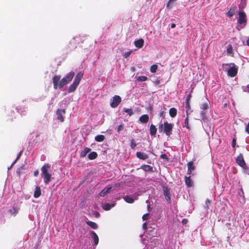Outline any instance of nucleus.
<instances>
[{"mask_svg": "<svg viewBox=\"0 0 249 249\" xmlns=\"http://www.w3.org/2000/svg\"><path fill=\"white\" fill-rule=\"evenodd\" d=\"M50 165L48 164H45L41 169V175L46 184H48L53 178L51 174L48 172V169L50 168Z\"/></svg>", "mask_w": 249, "mask_h": 249, "instance_id": "f257e3e1", "label": "nucleus"}, {"mask_svg": "<svg viewBox=\"0 0 249 249\" xmlns=\"http://www.w3.org/2000/svg\"><path fill=\"white\" fill-rule=\"evenodd\" d=\"M222 67L231 77H234L237 74L238 68L233 63L223 64Z\"/></svg>", "mask_w": 249, "mask_h": 249, "instance_id": "f03ea898", "label": "nucleus"}, {"mask_svg": "<svg viewBox=\"0 0 249 249\" xmlns=\"http://www.w3.org/2000/svg\"><path fill=\"white\" fill-rule=\"evenodd\" d=\"M173 124L165 122L163 124L160 123L159 125L160 130L163 131L167 136H170L172 131Z\"/></svg>", "mask_w": 249, "mask_h": 249, "instance_id": "7ed1b4c3", "label": "nucleus"}, {"mask_svg": "<svg viewBox=\"0 0 249 249\" xmlns=\"http://www.w3.org/2000/svg\"><path fill=\"white\" fill-rule=\"evenodd\" d=\"M83 73L81 72H79L76 75L74 80L73 83L71 85L68 89L69 92H71L74 91L77 88V86L80 83V82L83 77Z\"/></svg>", "mask_w": 249, "mask_h": 249, "instance_id": "20e7f679", "label": "nucleus"}, {"mask_svg": "<svg viewBox=\"0 0 249 249\" xmlns=\"http://www.w3.org/2000/svg\"><path fill=\"white\" fill-rule=\"evenodd\" d=\"M74 75L75 73L73 71H71L66 74L59 82V89L62 88L64 85L70 82L73 78Z\"/></svg>", "mask_w": 249, "mask_h": 249, "instance_id": "39448f33", "label": "nucleus"}, {"mask_svg": "<svg viewBox=\"0 0 249 249\" xmlns=\"http://www.w3.org/2000/svg\"><path fill=\"white\" fill-rule=\"evenodd\" d=\"M210 107V103L209 101H207L206 102L202 103L201 105L200 108L202 110L200 112V115L202 119H204L205 118V115L207 112V110H208Z\"/></svg>", "mask_w": 249, "mask_h": 249, "instance_id": "423d86ee", "label": "nucleus"}, {"mask_svg": "<svg viewBox=\"0 0 249 249\" xmlns=\"http://www.w3.org/2000/svg\"><path fill=\"white\" fill-rule=\"evenodd\" d=\"M239 18L238 19V22L240 24H243L245 26L246 24L247 19L246 14L242 11L239 12Z\"/></svg>", "mask_w": 249, "mask_h": 249, "instance_id": "0eeeda50", "label": "nucleus"}, {"mask_svg": "<svg viewBox=\"0 0 249 249\" xmlns=\"http://www.w3.org/2000/svg\"><path fill=\"white\" fill-rule=\"evenodd\" d=\"M121 102V98L118 95H115L110 103V106L113 108L116 107Z\"/></svg>", "mask_w": 249, "mask_h": 249, "instance_id": "6e6552de", "label": "nucleus"}, {"mask_svg": "<svg viewBox=\"0 0 249 249\" xmlns=\"http://www.w3.org/2000/svg\"><path fill=\"white\" fill-rule=\"evenodd\" d=\"M61 76L60 75H55L53 78V87L54 89L59 88V82Z\"/></svg>", "mask_w": 249, "mask_h": 249, "instance_id": "1a4fd4ad", "label": "nucleus"}, {"mask_svg": "<svg viewBox=\"0 0 249 249\" xmlns=\"http://www.w3.org/2000/svg\"><path fill=\"white\" fill-rule=\"evenodd\" d=\"M236 162L241 167L244 168L246 166L245 162L244 160L242 154H240L236 158Z\"/></svg>", "mask_w": 249, "mask_h": 249, "instance_id": "9d476101", "label": "nucleus"}, {"mask_svg": "<svg viewBox=\"0 0 249 249\" xmlns=\"http://www.w3.org/2000/svg\"><path fill=\"white\" fill-rule=\"evenodd\" d=\"M65 113V109H58L57 110L56 114L57 115V118L58 120L60 121L61 122L64 121V117L63 115Z\"/></svg>", "mask_w": 249, "mask_h": 249, "instance_id": "9b49d317", "label": "nucleus"}, {"mask_svg": "<svg viewBox=\"0 0 249 249\" xmlns=\"http://www.w3.org/2000/svg\"><path fill=\"white\" fill-rule=\"evenodd\" d=\"M134 44L136 47L138 48H142L144 44V40L143 39H139L134 41Z\"/></svg>", "mask_w": 249, "mask_h": 249, "instance_id": "f8f14e48", "label": "nucleus"}, {"mask_svg": "<svg viewBox=\"0 0 249 249\" xmlns=\"http://www.w3.org/2000/svg\"><path fill=\"white\" fill-rule=\"evenodd\" d=\"M112 188L111 185H108L107 187L105 188L100 193L101 196H105L107 193H108Z\"/></svg>", "mask_w": 249, "mask_h": 249, "instance_id": "ddd939ff", "label": "nucleus"}, {"mask_svg": "<svg viewBox=\"0 0 249 249\" xmlns=\"http://www.w3.org/2000/svg\"><path fill=\"white\" fill-rule=\"evenodd\" d=\"M164 195L165 196V199L167 201H170V194L169 192V190L167 187H164L163 189Z\"/></svg>", "mask_w": 249, "mask_h": 249, "instance_id": "4468645a", "label": "nucleus"}, {"mask_svg": "<svg viewBox=\"0 0 249 249\" xmlns=\"http://www.w3.org/2000/svg\"><path fill=\"white\" fill-rule=\"evenodd\" d=\"M136 156L138 158L143 160H145L148 158V156L147 154L140 152H137L136 153Z\"/></svg>", "mask_w": 249, "mask_h": 249, "instance_id": "2eb2a0df", "label": "nucleus"}, {"mask_svg": "<svg viewBox=\"0 0 249 249\" xmlns=\"http://www.w3.org/2000/svg\"><path fill=\"white\" fill-rule=\"evenodd\" d=\"M135 79L136 81L144 82L147 80V76L144 75L136 76L135 77Z\"/></svg>", "mask_w": 249, "mask_h": 249, "instance_id": "dca6fc26", "label": "nucleus"}, {"mask_svg": "<svg viewBox=\"0 0 249 249\" xmlns=\"http://www.w3.org/2000/svg\"><path fill=\"white\" fill-rule=\"evenodd\" d=\"M139 120L141 123H147L149 120V117L147 115H143L140 117Z\"/></svg>", "mask_w": 249, "mask_h": 249, "instance_id": "f3484780", "label": "nucleus"}, {"mask_svg": "<svg viewBox=\"0 0 249 249\" xmlns=\"http://www.w3.org/2000/svg\"><path fill=\"white\" fill-rule=\"evenodd\" d=\"M115 203H112L110 204L109 203H106L103 205V209L106 211L109 210L112 207H113L115 205Z\"/></svg>", "mask_w": 249, "mask_h": 249, "instance_id": "a211bd4d", "label": "nucleus"}, {"mask_svg": "<svg viewBox=\"0 0 249 249\" xmlns=\"http://www.w3.org/2000/svg\"><path fill=\"white\" fill-rule=\"evenodd\" d=\"M226 53L228 55L233 56V49H232V46L231 44H229L227 46Z\"/></svg>", "mask_w": 249, "mask_h": 249, "instance_id": "6ab92c4d", "label": "nucleus"}, {"mask_svg": "<svg viewBox=\"0 0 249 249\" xmlns=\"http://www.w3.org/2000/svg\"><path fill=\"white\" fill-rule=\"evenodd\" d=\"M157 132V128L156 126L151 124L150 126V133L151 136H154L156 134Z\"/></svg>", "mask_w": 249, "mask_h": 249, "instance_id": "aec40b11", "label": "nucleus"}, {"mask_svg": "<svg viewBox=\"0 0 249 249\" xmlns=\"http://www.w3.org/2000/svg\"><path fill=\"white\" fill-rule=\"evenodd\" d=\"M177 113V110L175 108L172 107L170 109L169 114L171 117H172V118L175 117L176 116Z\"/></svg>", "mask_w": 249, "mask_h": 249, "instance_id": "412c9836", "label": "nucleus"}, {"mask_svg": "<svg viewBox=\"0 0 249 249\" xmlns=\"http://www.w3.org/2000/svg\"><path fill=\"white\" fill-rule=\"evenodd\" d=\"M90 151V149L86 147L80 152V156L82 157H85L87 154Z\"/></svg>", "mask_w": 249, "mask_h": 249, "instance_id": "4be33fe9", "label": "nucleus"}, {"mask_svg": "<svg viewBox=\"0 0 249 249\" xmlns=\"http://www.w3.org/2000/svg\"><path fill=\"white\" fill-rule=\"evenodd\" d=\"M41 195V190L40 188L37 186L36 188V190L34 193V197L36 198L38 197Z\"/></svg>", "mask_w": 249, "mask_h": 249, "instance_id": "5701e85b", "label": "nucleus"}, {"mask_svg": "<svg viewBox=\"0 0 249 249\" xmlns=\"http://www.w3.org/2000/svg\"><path fill=\"white\" fill-rule=\"evenodd\" d=\"M141 168L147 172H151L153 169V168L148 165H143L141 166Z\"/></svg>", "mask_w": 249, "mask_h": 249, "instance_id": "b1692460", "label": "nucleus"}, {"mask_svg": "<svg viewBox=\"0 0 249 249\" xmlns=\"http://www.w3.org/2000/svg\"><path fill=\"white\" fill-rule=\"evenodd\" d=\"M185 183L189 187H192L193 185V182L190 177H185Z\"/></svg>", "mask_w": 249, "mask_h": 249, "instance_id": "393cba45", "label": "nucleus"}, {"mask_svg": "<svg viewBox=\"0 0 249 249\" xmlns=\"http://www.w3.org/2000/svg\"><path fill=\"white\" fill-rule=\"evenodd\" d=\"M188 174H191L192 173V171L195 169V166L192 162H189L188 163Z\"/></svg>", "mask_w": 249, "mask_h": 249, "instance_id": "a878e982", "label": "nucleus"}, {"mask_svg": "<svg viewBox=\"0 0 249 249\" xmlns=\"http://www.w3.org/2000/svg\"><path fill=\"white\" fill-rule=\"evenodd\" d=\"M87 224L92 229H96L98 228L97 224L95 222L89 221L87 222Z\"/></svg>", "mask_w": 249, "mask_h": 249, "instance_id": "bb28decb", "label": "nucleus"}, {"mask_svg": "<svg viewBox=\"0 0 249 249\" xmlns=\"http://www.w3.org/2000/svg\"><path fill=\"white\" fill-rule=\"evenodd\" d=\"M91 233L93 235L92 237L93 238L94 243L96 245H97L99 242L98 236L97 235V234L94 231H92Z\"/></svg>", "mask_w": 249, "mask_h": 249, "instance_id": "cd10ccee", "label": "nucleus"}, {"mask_svg": "<svg viewBox=\"0 0 249 249\" xmlns=\"http://www.w3.org/2000/svg\"><path fill=\"white\" fill-rule=\"evenodd\" d=\"M105 139V137L102 135H98L95 137V140L98 142H103Z\"/></svg>", "mask_w": 249, "mask_h": 249, "instance_id": "c85d7f7f", "label": "nucleus"}, {"mask_svg": "<svg viewBox=\"0 0 249 249\" xmlns=\"http://www.w3.org/2000/svg\"><path fill=\"white\" fill-rule=\"evenodd\" d=\"M97 156V154L95 152H92L88 155V158L89 160H94Z\"/></svg>", "mask_w": 249, "mask_h": 249, "instance_id": "c756f323", "label": "nucleus"}, {"mask_svg": "<svg viewBox=\"0 0 249 249\" xmlns=\"http://www.w3.org/2000/svg\"><path fill=\"white\" fill-rule=\"evenodd\" d=\"M124 200L127 203H132L134 201V199L129 196H125L124 197Z\"/></svg>", "mask_w": 249, "mask_h": 249, "instance_id": "7c9ffc66", "label": "nucleus"}, {"mask_svg": "<svg viewBox=\"0 0 249 249\" xmlns=\"http://www.w3.org/2000/svg\"><path fill=\"white\" fill-rule=\"evenodd\" d=\"M235 11V10L234 8H231L227 12V14L229 17H231L234 14Z\"/></svg>", "mask_w": 249, "mask_h": 249, "instance_id": "2f4dec72", "label": "nucleus"}, {"mask_svg": "<svg viewBox=\"0 0 249 249\" xmlns=\"http://www.w3.org/2000/svg\"><path fill=\"white\" fill-rule=\"evenodd\" d=\"M247 4V0H241L240 3L239 5L240 9H243L245 7Z\"/></svg>", "mask_w": 249, "mask_h": 249, "instance_id": "473e14b6", "label": "nucleus"}, {"mask_svg": "<svg viewBox=\"0 0 249 249\" xmlns=\"http://www.w3.org/2000/svg\"><path fill=\"white\" fill-rule=\"evenodd\" d=\"M158 69V66L156 64L153 65L150 67V71L152 73H155Z\"/></svg>", "mask_w": 249, "mask_h": 249, "instance_id": "72a5a7b5", "label": "nucleus"}, {"mask_svg": "<svg viewBox=\"0 0 249 249\" xmlns=\"http://www.w3.org/2000/svg\"><path fill=\"white\" fill-rule=\"evenodd\" d=\"M124 111L127 113L129 116H131L133 114V112L131 109L129 108H124Z\"/></svg>", "mask_w": 249, "mask_h": 249, "instance_id": "f704fd0d", "label": "nucleus"}, {"mask_svg": "<svg viewBox=\"0 0 249 249\" xmlns=\"http://www.w3.org/2000/svg\"><path fill=\"white\" fill-rule=\"evenodd\" d=\"M166 112L164 110H161L160 112L159 115L162 119H164L165 117Z\"/></svg>", "mask_w": 249, "mask_h": 249, "instance_id": "c9c22d12", "label": "nucleus"}, {"mask_svg": "<svg viewBox=\"0 0 249 249\" xmlns=\"http://www.w3.org/2000/svg\"><path fill=\"white\" fill-rule=\"evenodd\" d=\"M185 126L187 128V129H190V127H189V119H188V117H187L186 118V119H185Z\"/></svg>", "mask_w": 249, "mask_h": 249, "instance_id": "e433bc0d", "label": "nucleus"}, {"mask_svg": "<svg viewBox=\"0 0 249 249\" xmlns=\"http://www.w3.org/2000/svg\"><path fill=\"white\" fill-rule=\"evenodd\" d=\"M132 53V51H129V52H125L124 54V56L125 58H127V57H128L130 54L131 53Z\"/></svg>", "mask_w": 249, "mask_h": 249, "instance_id": "4c0bfd02", "label": "nucleus"}, {"mask_svg": "<svg viewBox=\"0 0 249 249\" xmlns=\"http://www.w3.org/2000/svg\"><path fill=\"white\" fill-rule=\"evenodd\" d=\"M136 146V143L134 140H132L131 142L130 146L132 148L134 149Z\"/></svg>", "mask_w": 249, "mask_h": 249, "instance_id": "58836bf2", "label": "nucleus"}, {"mask_svg": "<svg viewBox=\"0 0 249 249\" xmlns=\"http://www.w3.org/2000/svg\"><path fill=\"white\" fill-rule=\"evenodd\" d=\"M149 213H146V214H144L143 216H142V219L143 220H146L148 219V218L149 217Z\"/></svg>", "mask_w": 249, "mask_h": 249, "instance_id": "ea45409f", "label": "nucleus"}, {"mask_svg": "<svg viewBox=\"0 0 249 249\" xmlns=\"http://www.w3.org/2000/svg\"><path fill=\"white\" fill-rule=\"evenodd\" d=\"M123 128V125L120 124V125H118V126H117V131H118V132H119L121 130H122Z\"/></svg>", "mask_w": 249, "mask_h": 249, "instance_id": "a19ab883", "label": "nucleus"}, {"mask_svg": "<svg viewBox=\"0 0 249 249\" xmlns=\"http://www.w3.org/2000/svg\"><path fill=\"white\" fill-rule=\"evenodd\" d=\"M186 113H188V111L190 109V105H189V102L188 101L186 104Z\"/></svg>", "mask_w": 249, "mask_h": 249, "instance_id": "79ce46f5", "label": "nucleus"}, {"mask_svg": "<svg viewBox=\"0 0 249 249\" xmlns=\"http://www.w3.org/2000/svg\"><path fill=\"white\" fill-rule=\"evenodd\" d=\"M245 131L249 134V123L248 124L245 128Z\"/></svg>", "mask_w": 249, "mask_h": 249, "instance_id": "37998d69", "label": "nucleus"}, {"mask_svg": "<svg viewBox=\"0 0 249 249\" xmlns=\"http://www.w3.org/2000/svg\"><path fill=\"white\" fill-rule=\"evenodd\" d=\"M235 144H236V140L235 139H233L232 140V147H234L235 146Z\"/></svg>", "mask_w": 249, "mask_h": 249, "instance_id": "c03bdc74", "label": "nucleus"}, {"mask_svg": "<svg viewBox=\"0 0 249 249\" xmlns=\"http://www.w3.org/2000/svg\"><path fill=\"white\" fill-rule=\"evenodd\" d=\"M245 90L246 91H248L249 92V85L247 86V87H246V89H245Z\"/></svg>", "mask_w": 249, "mask_h": 249, "instance_id": "a18cd8bd", "label": "nucleus"}, {"mask_svg": "<svg viewBox=\"0 0 249 249\" xmlns=\"http://www.w3.org/2000/svg\"><path fill=\"white\" fill-rule=\"evenodd\" d=\"M210 203H211V201L209 199H207L206 200V204L207 205H208V204H210Z\"/></svg>", "mask_w": 249, "mask_h": 249, "instance_id": "49530a36", "label": "nucleus"}, {"mask_svg": "<svg viewBox=\"0 0 249 249\" xmlns=\"http://www.w3.org/2000/svg\"><path fill=\"white\" fill-rule=\"evenodd\" d=\"M38 174H39V172H38V170H36V171L34 172V175H35V176H38Z\"/></svg>", "mask_w": 249, "mask_h": 249, "instance_id": "de8ad7c7", "label": "nucleus"}, {"mask_svg": "<svg viewBox=\"0 0 249 249\" xmlns=\"http://www.w3.org/2000/svg\"><path fill=\"white\" fill-rule=\"evenodd\" d=\"M142 226H143V228L144 229H146V226H147L146 223H144V224H143Z\"/></svg>", "mask_w": 249, "mask_h": 249, "instance_id": "09e8293b", "label": "nucleus"}, {"mask_svg": "<svg viewBox=\"0 0 249 249\" xmlns=\"http://www.w3.org/2000/svg\"><path fill=\"white\" fill-rule=\"evenodd\" d=\"M131 71H135V68L134 67H132L131 68Z\"/></svg>", "mask_w": 249, "mask_h": 249, "instance_id": "8fccbe9b", "label": "nucleus"}, {"mask_svg": "<svg viewBox=\"0 0 249 249\" xmlns=\"http://www.w3.org/2000/svg\"><path fill=\"white\" fill-rule=\"evenodd\" d=\"M175 26H176V25H175V24H174V23L172 24H171V28H175Z\"/></svg>", "mask_w": 249, "mask_h": 249, "instance_id": "3c124183", "label": "nucleus"}, {"mask_svg": "<svg viewBox=\"0 0 249 249\" xmlns=\"http://www.w3.org/2000/svg\"><path fill=\"white\" fill-rule=\"evenodd\" d=\"M190 97H191V95H190V94H189V95L188 96V97H187V102H188V101H189V99H190Z\"/></svg>", "mask_w": 249, "mask_h": 249, "instance_id": "603ef678", "label": "nucleus"}, {"mask_svg": "<svg viewBox=\"0 0 249 249\" xmlns=\"http://www.w3.org/2000/svg\"><path fill=\"white\" fill-rule=\"evenodd\" d=\"M247 44L248 46H249V38L248 39L247 41Z\"/></svg>", "mask_w": 249, "mask_h": 249, "instance_id": "864d4df0", "label": "nucleus"}, {"mask_svg": "<svg viewBox=\"0 0 249 249\" xmlns=\"http://www.w3.org/2000/svg\"><path fill=\"white\" fill-rule=\"evenodd\" d=\"M161 158H165V157H166V155H165V154H163V155H162L161 156Z\"/></svg>", "mask_w": 249, "mask_h": 249, "instance_id": "5fc2aeb1", "label": "nucleus"}, {"mask_svg": "<svg viewBox=\"0 0 249 249\" xmlns=\"http://www.w3.org/2000/svg\"><path fill=\"white\" fill-rule=\"evenodd\" d=\"M17 160V159L16 160H15L13 162V163H12V166L14 164H15V163L16 162Z\"/></svg>", "mask_w": 249, "mask_h": 249, "instance_id": "6e6d98bb", "label": "nucleus"}, {"mask_svg": "<svg viewBox=\"0 0 249 249\" xmlns=\"http://www.w3.org/2000/svg\"><path fill=\"white\" fill-rule=\"evenodd\" d=\"M20 153H21V152H20V153L19 154L18 156L17 157V159H18L19 158V157L20 156Z\"/></svg>", "mask_w": 249, "mask_h": 249, "instance_id": "4d7b16f0", "label": "nucleus"}]
</instances>
